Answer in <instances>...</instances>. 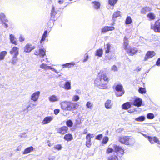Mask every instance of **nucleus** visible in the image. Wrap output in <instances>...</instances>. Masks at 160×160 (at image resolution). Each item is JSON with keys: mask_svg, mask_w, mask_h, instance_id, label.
<instances>
[{"mask_svg": "<svg viewBox=\"0 0 160 160\" xmlns=\"http://www.w3.org/2000/svg\"><path fill=\"white\" fill-rule=\"evenodd\" d=\"M112 70L116 71L117 70V68L114 65L112 67Z\"/></svg>", "mask_w": 160, "mask_h": 160, "instance_id": "e2e57ef3", "label": "nucleus"}, {"mask_svg": "<svg viewBox=\"0 0 160 160\" xmlns=\"http://www.w3.org/2000/svg\"><path fill=\"white\" fill-rule=\"evenodd\" d=\"M75 63L73 62L71 63H66L63 65V67L64 68H70L73 67L75 65Z\"/></svg>", "mask_w": 160, "mask_h": 160, "instance_id": "c85d7f7f", "label": "nucleus"}, {"mask_svg": "<svg viewBox=\"0 0 160 160\" xmlns=\"http://www.w3.org/2000/svg\"><path fill=\"white\" fill-rule=\"evenodd\" d=\"M125 22L126 24H129L131 23L132 20L130 17L128 16Z\"/></svg>", "mask_w": 160, "mask_h": 160, "instance_id": "e433bc0d", "label": "nucleus"}, {"mask_svg": "<svg viewBox=\"0 0 160 160\" xmlns=\"http://www.w3.org/2000/svg\"><path fill=\"white\" fill-rule=\"evenodd\" d=\"M10 53L13 55L11 60L12 63L14 64L16 63L18 60L17 56L19 54V48L16 47H13L10 51Z\"/></svg>", "mask_w": 160, "mask_h": 160, "instance_id": "20e7f679", "label": "nucleus"}, {"mask_svg": "<svg viewBox=\"0 0 160 160\" xmlns=\"http://www.w3.org/2000/svg\"><path fill=\"white\" fill-rule=\"evenodd\" d=\"M147 118L149 119H152L154 118V114L152 113H150L147 114Z\"/></svg>", "mask_w": 160, "mask_h": 160, "instance_id": "c03bdc74", "label": "nucleus"}, {"mask_svg": "<svg viewBox=\"0 0 160 160\" xmlns=\"http://www.w3.org/2000/svg\"><path fill=\"white\" fill-rule=\"evenodd\" d=\"M148 139L149 140H152H152H157L156 138L155 137H154V138H153L152 137H151V136H148Z\"/></svg>", "mask_w": 160, "mask_h": 160, "instance_id": "4d7b16f0", "label": "nucleus"}, {"mask_svg": "<svg viewBox=\"0 0 160 160\" xmlns=\"http://www.w3.org/2000/svg\"><path fill=\"white\" fill-rule=\"evenodd\" d=\"M88 58V54L87 53H86L85 54V56L84 58V59L83 60V62H86V61H87Z\"/></svg>", "mask_w": 160, "mask_h": 160, "instance_id": "09e8293b", "label": "nucleus"}, {"mask_svg": "<svg viewBox=\"0 0 160 160\" xmlns=\"http://www.w3.org/2000/svg\"><path fill=\"white\" fill-rule=\"evenodd\" d=\"M19 40L20 42H22L24 41L25 39L24 37L22 36H20L19 38Z\"/></svg>", "mask_w": 160, "mask_h": 160, "instance_id": "5fc2aeb1", "label": "nucleus"}, {"mask_svg": "<svg viewBox=\"0 0 160 160\" xmlns=\"http://www.w3.org/2000/svg\"><path fill=\"white\" fill-rule=\"evenodd\" d=\"M141 70V68H136L135 69L134 71L136 72H138L140 71Z\"/></svg>", "mask_w": 160, "mask_h": 160, "instance_id": "680f3d73", "label": "nucleus"}, {"mask_svg": "<svg viewBox=\"0 0 160 160\" xmlns=\"http://www.w3.org/2000/svg\"><path fill=\"white\" fill-rule=\"evenodd\" d=\"M151 29L156 32H160V19L155 22L154 26H151Z\"/></svg>", "mask_w": 160, "mask_h": 160, "instance_id": "6e6552de", "label": "nucleus"}, {"mask_svg": "<svg viewBox=\"0 0 160 160\" xmlns=\"http://www.w3.org/2000/svg\"><path fill=\"white\" fill-rule=\"evenodd\" d=\"M53 119L52 116L46 117L44 118L42 123L43 124H46L51 122Z\"/></svg>", "mask_w": 160, "mask_h": 160, "instance_id": "dca6fc26", "label": "nucleus"}, {"mask_svg": "<svg viewBox=\"0 0 160 160\" xmlns=\"http://www.w3.org/2000/svg\"><path fill=\"white\" fill-rule=\"evenodd\" d=\"M108 141H102V143L103 144H106L107 143Z\"/></svg>", "mask_w": 160, "mask_h": 160, "instance_id": "338daca9", "label": "nucleus"}, {"mask_svg": "<svg viewBox=\"0 0 160 160\" xmlns=\"http://www.w3.org/2000/svg\"><path fill=\"white\" fill-rule=\"evenodd\" d=\"M58 2L60 4H62L63 2V0H59Z\"/></svg>", "mask_w": 160, "mask_h": 160, "instance_id": "0e129e2a", "label": "nucleus"}, {"mask_svg": "<svg viewBox=\"0 0 160 160\" xmlns=\"http://www.w3.org/2000/svg\"><path fill=\"white\" fill-rule=\"evenodd\" d=\"M145 118L143 116H141L135 118V120L138 122H142L145 120Z\"/></svg>", "mask_w": 160, "mask_h": 160, "instance_id": "72a5a7b5", "label": "nucleus"}, {"mask_svg": "<svg viewBox=\"0 0 160 160\" xmlns=\"http://www.w3.org/2000/svg\"><path fill=\"white\" fill-rule=\"evenodd\" d=\"M7 53V52L5 51H2L0 52V60H3Z\"/></svg>", "mask_w": 160, "mask_h": 160, "instance_id": "2f4dec72", "label": "nucleus"}, {"mask_svg": "<svg viewBox=\"0 0 160 160\" xmlns=\"http://www.w3.org/2000/svg\"><path fill=\"white\" fill-rule=\"evenodd\" d=\"M48 31L47 30H45L42 37L41 39L40 40V43H42L46 39V38L48 36Z\"/></svg>", "mask_w": 160, "mask_h": 160, "instance_id": "412c9836", "label": "nucleus"}, {"mask_svg": "<svg viewBox=\"0 0 160 160\" xmlns=\"http://www.w3.org/2000/svg\"><path fill=\"white\" fill-rule=\"evenodd\" d=\"M138 91L140 93L143 94L146 93V90L144 88L140 87L139 88Z\"/></svg>", "mask_w": 160, "mask_h": 160, "instance_id": "c9c22d12", "label": "nucleus"}, {"mask_svg": "<svg viewBox=\"0 0 160 160\" xmlns=\"http://www.w3.org/2000/svg\"><path fill=\"white\" fill-rule=\"evenodd\" d=\"M106 47L105 48V53H108L110 52L111 45L109 43H108L106 44Z\"/></svg>", "mask_w": 160, "mask_h": 160, "instance_id": "f704fd0d", "label": "nucleus"}, {"mask_svg": "<svg viewBox=\"0 0 160 160\" xmlns=\"http://www.w3.org/2000/svg\"><path fill=\"white\" fill-rule=\"evenodd\" d=\"M156 64L158 66H160V58L158 59L156 62Z\"/></svg>", "mask_w": 160, "mask_h": 160, "instance_id": "6e6d98bb", "label": "nucleus"}, {"mask_svg": "<svg viewBox=\"0 0 160 160\" xmlns=\"http://www.w3.org/2000/svg\"><path fill=\"white\" fill-rule=\"evenodd\" d=\"M48 66L45 63H42L40 65V68H41L45 70H47L48 69Z\"/></svg>", "mask_w": 160, "mask_h": 160, "instance_id": "49530a36", "label": "nucleus"}, {"mask_svg": "<svg viewBox=\"0 0 160 160\" xmlns=\"http://www.w3.org/2000/svg\"><path fill=\"white\" fill-rule=\"evenodd\" d=\"M33 149V148L32 146L28 147L25 149L22 153L24 154H27L32 151Z\"/></svg>", "mask_w": 160, "mask_h": 160, "instance_id": "aec40b11", "label": "nucleus"}, {"mask_svg": "<svg viewBox=\"0 0 160 160\" xmlns=\"http://www.w3.org/2000/svg\"><path fill=\"white\" fill-rule=\"evenodd\" d=\"M108 140V138L107 137H105L103 139V140Z\"/></svg>", "mask_w": 160, "mask_h": 160, "instance_id": "69168bd1", "label": "nucleus"}, {"mask_svg": "<svg viewBox=\"0 0 160 160\" xmlns=\"http://www.w3.org/2000/svg\"><path fill=\"white\" fill-rule=\"evenodd\" d=\"M147 17L150 20H153L156 18L155 14L152 12L148 13L147 15Z\"/></svg>", "mask_w": 160, "mask_h": 160, "instance_id": "c756f323", "label": "nucleus"}, {"mask_svg": "<svg viewBox=\"0 0 160 160\" xmlns=\"http://www.w3.org/2000/svg\"><path fill=\"white\" fill-rule=\"evenodd\" d=\"M112 103L111 100H107L105 104V107L107 109H110L112 106Z\"/></svg>", "mask_w": 160, "mask_h": 160, "instance_id": "393cba45", "label": "nucleus"}, {"mask_svg": "<svg viewBox=\"0 0 160 160\" xmlns=\"http://www.w3.org/2000/svg\"><path fill=\"white\" fill-rule=\"evenodd\" d=\"M121 16V12L119 11H117L114 12L112 16L113 19Z\"/></svg>", "mask_w": 160, "mask_h": 160, "instance_id": "b1692460", "label": "nucleus"}, {"mask_svg": "<svg viewBox=\"0 0 160 160\" xmlns=\"http://www.w3.org/2000/svg\"><path fill=\"white\" fill-rule=\"evenodd\" d=\"M73 122L71 120H68L66 122V124L67 127H71L73 126Z\"/></svg>", "mask_w": 160, "mask_h": 160, "instance_id": "4c0bfd02", "label": "nucleus"}, {"mask_svg": "<svg viewBox=\"0 0 160 160\" xmlns=\"http://www.w3.org/2000/svg\"><path fill=\"white\" fill-rule=\"evenodd\" d=\"M108 160H118V158L115 155L111 156L108 157Z\"/></svg>", "mask_w": 160, "mask_h": 160, "instance_id": "ea45409f", "label": "nucleus"}, {"mask_svg": "<svg viewBox=\"0 0 160 160\" xmlns=\"http://www.w3.org/2000/svg\"><path fill=\"white\" fill-rule=\"evenodd\" d=\"M64 139L65 140H72L73 139L72 135L70 133L67 134L64 136Z\"/></svg>", "mask_w": 160, "mask_h": 160, "instance_id": "7c9ffc66", "label": "nucleus"}, {"mask_svg": "<svg viewBox=\"0 0 160 160\" xmlns=\"http://www.w3.org/2000/svg\"><path fill=\"white\" fill-rule=\"evenodd\" d=\"M48 69H51L53 71H55V69H54V68H52L51 66H48L47 70Z\"/></svg>", "mask_w": 160, "mask_h": 160, "instance_id": "052dcab7", "label": "nucleus"}, {"mask_svg": "<svg viewBox=\"0 0 160 160\" xmlns=\"http://www.w3.org/2000/svg\"><path fill=\"white\" fill-rule=\"evenodd\" d=\"M5 16L3 13H1L0 14V20L2 21L3 20H4L5 21L8 22V21L7 19L5 20Z\"/></svg>", "mask_w": 160, "mask_h": 160, "instance_id": "a19ab883", "label": "nucleus"}, {"mask_svg": "<svg viewBox=\"0 0 160 160\" xmlns=\"http://www.w3.org/2000/svg\"><path fill=\"white\" fill-rule=\"evenodd\" d=\"M115 29V28L113 26H105L101 29L102 33H104L109 31H112Z\"/></svg>", "mask_w": 160, "mask_h": 160, "instance_id": "f8f14e48", "label": "nucleus"}, {"mask_svg": "<svg viewBox=\"0 0 160 160\" xmlns=\"http://www.w3.org/2000/svg\"><path fill=\"white\" fill-rule=\"evenodd\" d=\"M123 48L129 55H133L138 52V50L136 48L132 47L129 45L128 38L126 36L123 38Z\"/></svg>", "mask_w": 160, "mask_h": 160, "instance_id": "f03ea898", "label": "nucleus"}, {"mask_svg": "<svg viewBox=\"0 0 160 160\" xmlns=\"http://www.w3.org/2000/svg\"><path fill=\"white\" fill-rule=\"evenodd\" d=\"M92 3L93 4V7L95 9H97L100 8V4L99 2L94 1L92 2Z\"/></svg>", "mask_w": 160, "mask_h": 160, "instance_id": "bb28decb", "label": "nucleus"}, {"mask_svg": "<svg viewBox=\"0 0 160 160\" xmlns=\"http://www.w3.org/2000/svg\"><path fill=\"white\" fill-rule=\"evenodd\" d=\"M151 10V9L149 7L146 6L142 8L141 10V13L143 14H145L148 12L150 11Z\"/></svg>", "mask_w": 160, "mask_h": 160, "instance_id": "4be33fe9", "label": "nucleus"}, {"mask_svg": "<svg viewBox=\"0 0 160 160\" xmlns=\"http://www.w3.org/2000/svg\"><path fill=\"white\" fill-rule=\"evenodd\" d=\"M131 107V102H127L124 103L122 106V109L124 110H127L130 108Z\"/></svg>", "mask_w": 160, "mask_h": 160, "instance_id": "6ab92c4d", "label": "nucleus"}, {"mask_svg": "<svg viewBox=\"0 0 160 160\" xmlns=\"http://www.w3.org/2000/svg\"><path fill=\"white\" fill-rule=\"evenodd\" d=\"M55 157L54 156L50 157L49 158V160H55Z\"/></svg>", "mask_w": 160, "mask_h": 160, "instance_id": "bf43d9fd", "label": "nucleus"}, {"mask_svg": "<svg viewBox=\"0 0 160 160\" xmlns=\"http://www.w3.org/2000/svg\"><path fill=\"white\" fill-rule=\"evenodd\" d=\"M60 110L58 109H55L54 111V113L55 115H57L59 112Z\"/></svg>", "mask_w": 160, "mask_h": 160, "instance_id": "864d4df0", "label": "nucleus"}, {"mask_svg": "<svg viewBox=\"0 0 160 160\" xmlns=\"http://www.w3.org/2000/svg\"><path fill=\"white\" fill-rule=\"evenodd\" d=\"M91 145V141H87L86 142V145L88 147H90Z\"/></svg>", "mask_w": 160, "mask_h": 160, "instance_id": "603ef678", "label": "nucleus"}, {"mask_svg": "<svg viewBox=\"0 0 160 160\" xmlns=\"http://www.w3.org/2000/svg\"><path fill=\"white\" fill-rule=\"evenodd\" d=\"M68 128L67 126H63L57 129V132L63 135L68 132Z\"/></svg>", "mask_w": 160, "mask_h": 160, "instance_id": "9d476101", "label": "nucleus"}, {"mask_svg": "<svg viewBox=\"0 0 160 160\" xmlns=\"http://www.w3.org/2000/svg\"><path fill=\"white\" fill-rule=\"evenodd\" d=\"M151 144L156 143L157 145L160 147V141H149Z\"/></svg>", "mask_w": 160, "mask_h": 160, "instance_id": "37998d69", "label": "nucleus"}, {"mask_svg": "<svg viewBox=\"0 0 160 160\" xmlns=\"http://www.w3.org/2000/svg\"><path fill=\"white\" fill-rule=\"evenodd\" d=\"M9 37L10 42L12 44L16 45L18 44V41L17 40L16 38H15L14 35L11 34L9 35Z\"/></svg>", "mask_w": 160, "mask_h": 160, "instance_id": "f3484780", "label": "nucleus"}, {"mask_svg": "<svg viewBox=\"0 0 160 160\" xmlns=\"http://www.w3.org/2000/svg\"><path fill=\"white\" fill-rule=\"evenodd\" d=\"M129 138L128 137H125V138L124 139L125 140H128L129 139Z\"/></svg>", "mask_w": 160, "mask_h": 160, "instance_id": "774afa93", "label": "nucleus"}, {"mask_svg": "<svg viewBox=\"0 0 160 160\" xmlns=\"http://www.w3.org/2000/svg\"><path fill=\"white\" fill-rule=\"evenodd\" d=\"M56 12L55 11L54 8L53 7L51 10V17L49 20V22H48L47 26L48 28H51L53 26L54 22L55 21V15L56 14Z\"/></svg>", "mask_w": 160, "mask_h": 160, "instance_id": "0eeeda50", "label": "nucleus"}, {"mask_svg": "<svg viewBox=\"0 0 160 160\" xmlns=\"http://www.w3.org/2000/svg\"><path fill=\"white\" fill-rule=\"evenodd\" d=\"M2 23L3 25H4V27L5 28H7L8 27V25L2 21Z\"/></svg>", "mask_w": 160, "mask_h": 160, "instance_id": "13d9d810", "label": "nucleus"}, {"mask_svg": "<svg viewBox=\"0 0 160 160\" xmlns=\"http://www.w3.org/2000/svg\"><path fill=\"white\" fill-rule=\"evenodd\" d=\"M79 99V97L77 95H75L73 96L72 100L73 101H77Z\"/></svg>", "mask_w": 160, "mask_h": 160, "instance_id": "de8ad7c7", "label": "nucleus"}, {"mask_svg": "<svg viewBox=\"0 0 160 160\" xmlns=\"http://www.w3.org/2000/svg\"><path fill=\"white\" fill-rule=\"evenodd\" d=\"M103 136L102 134H100L97 136L96 138L95 139L97 140H100L102 138Z\"/></svg>", "mask_w": 160, "mask_h": 160, "instance_id": "8fccbe9b", "label": "nucleus"}, {"mask_svg": "<svg viewBox=\"0 0 160 160\" xmlns=\"http://www.w3.org/2000/svg\"><path fill=\"white\" fill-rule=\"evenodd\" d=\"M35 47L32 46V45L30 43H27L24 47V51L26 52H29L32 50L34 49Z\"/></svg>", "mask_w": 160, "mask_h": 160, "instance_id": "9b49d317", "label": "nucleus"}, {"mask_svg": "<svg viewBox=\"0 0 160 160\" xmlns=\"http://www.w3.org/2000/svg\"><path fill=\"white\" fill-rule=\"evenodd\" d=\"M113 148H109L107 150L106 153H109L112 152L113 151L116 152L118 155L122 156L124 153V151L121 147L113 144L112 145Z\"/></svg>", "mask_w": 160, "mask_h": 160, "instance_id": "7ed1b4c3", "label": "nucleus"}, {"mask_svg": "<svg viewBox=\"0 0 160 160\" xmlns=\"http://www.w3.org/2000/svg\"><path fill=\"white\" fill-rule=\"evenodd\" d=\"M54 147L56 149L58 150H60L62 148V147L60 145H56Z\"/></svg>", "mask_w": 160, "mask_h": 160, "instance_id": "3c124183", "label": "nucleus"}, {"mask_svg": "<svg viewBox=\"0 0 160 160\" xmlns=\"http://www.w3.org/2000/svg\"><path fill=\"white\" fill-rule=\"evenodd\" d=\"M40 92L39 91H37L33 93L31 96V99L34 101H36L38 99Z\"/></svg>", "mask_w": 160, "mask_h": 160, "instance_id": "2eb2a0df", "label": "nucleus"}, {"mask_svg": "<svg viewBox=\"0 0 160 160\" xmlns=\"http://www.w3.org/2000/svg\"><path fill=\"white\" fill-rule=\"evenodd\" d=\"M86 106L88 108L92 109L93 108V104L92 103L90 102H88L87 103Z\"/></svg>", "mask_w": 160, "mask_h": 160, "instance_id": "a18cd8bd", "label": "nucleus"}, {"mask_svg": "<svg viewBox=\"0 0 160 160\" xmlns=\"http://www.w3.org/2000/svg\"><path fill=\"white\" fill-rule=\"evenodd\" d=\"M45 52V50L43 49H40L38 50H35L34 54L37 56L39 55L42 58H43L46 55Z\"/></svg>", "mask_w": 160, "mask_h": 160, "instance_id": "ddd939ff", "label": "nucleus"}, {"mask_svg": "<svg viewBox=\"0 0 160 160\" xmlns=\"http://www.w3.org/2000/svg\"><path fill=\"white\" fill-rule=\"evenodd\" d=\"M118 0H108V3L111 6H114Z\"/></svg>", "mask_w": 160, "mask_h": 160, "instance_id": "58836bf2", "label": "nucleus"}, {"mask_svg": "<svg viewBox=\"0 0 160 160\" xmlns=\"http://www.w3.org/2000/svg\"><path fill=\"white\" fill-rule=\"evenodd\" d=\"M103 54V50L102 48H99L96 50L95 55L99 57H101Z\"/></svg>", "mask_w": 160, "mask_h": 160, "instance_id": "cd10ccee", "label": "nucleus"}, {"mask_svg": "<svg viewBox=\"0 0 160 160\" xmlns=\"http://www.w3.org/2000/svg\"><path fill=\"white\" fill-rule=\"evenodd\" d=\"M121 142L126 145H132L134 143V141H121Z\"/></svg>", "mask_w": 160, "mask_h": 160, "instance_id": "a878e982", "label": "nucleus"}, {"mask_svg": "<svg viewBox=\"0 0 160 160\" xmlns=\"http://www.w3.org/2000/svg\"><path fill=\"white\" fill-rule=\"evenodd\" d=\"M94 137V135L93 134H88L86 136V139L87 140H90L91 138H93Z\"/></svg>", "mask_w": 160, "mask_h": 160, "instance_id": "79ce46f5", "label": "nucleus"}, {"mask_svg": "<svg viewBox=\"0 0 160 160\" xmlns=\"http://www.w3.org/2000/svg\"><path fill=\"white\" fill-rule=\"evenodd\" d=\"M49 101L52 102H57L58 101V97L54 95H52L49 98Z\"/></svg>", "mask_w": 160, "mask_h": 160, "instance_id": "5701e85b", "label": "nucleus"}, {"mask_svg": "<svg viewBox=\"0 0 160 160\" xmlns=\"http://www.w3.org/2000/svg\"><path fill=\"white\" fill-rule=\"evenodd\" d=\"M69 102L64 101L61 103V108L64 110H68Z\"/></svg>", "mask_w": 160, "mask_h": 160, "instance_id": "a211bd4d", "label": "nucleus"}, {"mask_svg": "<svg viewBox=\"0 0 160 160\" xmlns=\"http://www.w3.org/2000/svg\"><path fill=\"white\" fill-rule=\"evenodd\" d=\"M110 80V78L107 74L103 71H100L94 80V84L100 88L106 89L108 88V84Z\"/></svg>", "mask_w": 160, "mask_h": 160, "instance_id": "f257e3e1", "label": "nucleus"}, {"mask_svg": "<svg viewBox=\"0 0 160 160\" xmlns=\"http://www.w3.org/2000/svg\"><path fill=\"white\" fill-rule=\"evenodd\" d=\"M131 101L133 105L138 107H140L142 104V101L140 98L134 96L131 98Z\"/></svg>", "mask_w": 160, "mask_h": 160, "instance_id": "423d86ee", "label": "nucleus"}, {"mask_svg": "<svg viewBox=\"0 0 160 160\" xmlns=\"http://www.w3.org/2000/svg\"><path fill=\"white\" fill-rule=\"evenodd\" d=\"M78 106V104L77 103L69 102L68 110L71 111L76 109Z\"/></svg>", "mask_w": 160, "mask_h": 160, "instance_id": "4468645a", "label": "nucleus"}, {"mask_svg": "<svg viewBox=\"0 0 160 160\" xmlns=\"http://www.w3.org/2000/svg\"><path fill=\"white\" fill-rule=\"evenodd\" d=\"M64 88L66 90H69L71 88L70 82H65Z\"/></svg>", "mask_w": 160, "mask_h": 160, "instance_id": "473e14b6", "label": "nucleus"}, {"mask_svg": "<svg viewBox=\"0 0 160 160\" xmlns=\"http://www.w3.org/2000/svg\"><path fill=\"white\" fill-rule=\"evenodd\" d=\"M156 53L153 51H148L146 53L144 57V61H147L150 58H151L154 56Z\"/></svg>", "mask_w": 160, "mask_h": 160, "instance_id": "1a4fd4ad", "label": "nucleus"}, {"mask_svg": "<svg viewBox=\"0 0 160 160\" xmlns=\"http://www.w3.org/2000/svg\"><path fill=\"white\" fill-rule=\"evenodd\" d=\"M115 94L117 97L122 96L125 93V90L121 84L117 85L115 87Z\"/></svg>", "mask_w": 160, "mask_h": 160, "instance_id": "39448f33", "label": "nucleus"}]
</instances>
